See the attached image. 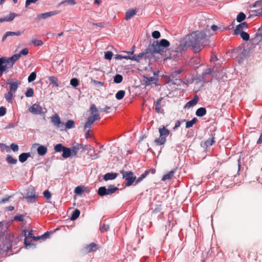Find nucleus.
Returning a JSON list of instances; mask_svg holds the SVG:
<instances>
[{"mask_svg":"<svg viewBox=\"0 0 262 262\" xmlns=\"http://www.w3.org/2000/svg\"><path fill=\"white\" fill-rule=\"evenodd\" d=\"M205 34L203 32L195 31L189 36L190 45L193 48L194 52H199L204 47Z\"/></svg>","mask_w":262,"mask_h":262,"instance_id":"1","label":"nucleus"},{"mask_svg":"<svg viewBox=\"0 0 262 262\" xmlns=\"http://www.w3.org/2000/svg\"><path fill=\"white\" fill-rule=\"evenodd\" d=\"M253 12L254 13V14L256 16H262V11H261V9L254 10L253 11Z\"/></svg>","mask_w":262,"mask_h":262,"instance_id":"60","label":"nucleus"},{"mask_svg":"<svg viewBox=\"0 0 262 262\" xmlns=\"http://www.w3.org/2000/svg\"><path fill=\"white\" fill-rule=\"evenodd\" d=\"M125 92L123 90L119 91L115 95L116 98L118 100H121L124 97Z\"/></svg>","mask_w":262,"mask_h":262,"instance_id":"35","label":"nucleus"},{"mask_svg":"<svg viewBox=\"0 0 262 262\" xmlns=\"http://www.w3.org/2000/svg\"><path fill=\"white\" fill-rule=\"evenodd\" d=\"M80 213V212L78 209H75L73 211V212L72 214V216L71 217V220L74 221V220H75L76 219H77L79 217Z\"/></svg>","mask_w":262,"mask_h":262,"instance_id":"38","label":"nucleus"},{"mask_svg":"<svg viewBox=\"0 0 262 262\" xmlns=\"http://www.w3.org/2000/svg\"><path fill=\"white\" fill-rule=\"evenodd\" d=\"M31 156L30 152H24L21 154L19 157V161L21 163H24L27 161L28 158H29Z\"/></svg>","mask_w":262,"mask_h":262,"instance_id":"22","label":"nucleus"},{"mask_svg":"<svg viewBox=\"0 0 262 262\" xmlns=\"http://www.w3.org/2000/svg\"><path fill=\"white\" fill-rule=\"evenodd\" d=\"M52 123L57 128H59L60 130L62 131L64 129V123L62 122L60 117L57 114H55L51 117Z\"/></svg>","mask_w":262,"mask_h":262,"instance_id":"8","label":"nucleus"},{"mask_svg":"<svg viewBox=\"0 0 262 262\" xmlns=\"http://www.w3.org/2000/svg\"><path fill=\"white\" fill-rule=\"evenodd\" d=\"M62 152V156L66 159L69 158L72 155L71 149L67 147H65Z\"/></svg>","mask_w":262,"mask_h":262,"instance_id":"29","label":"nucleus"},{"mask_svg":"<svg viewBox=\"0 0 262 262\" xmlns=\"http://www.w3.org/2000/svg\"><path fill=\"white\" fill-rule=\"evenodd\" d=\"M136 14V9H129V10H127L126 12L125 19L128 20Z\"/></svg>","mask_w":262,"mask_h":262,"instance_id":"26","label":"nucleus"},{"mask_svg":"<svg viewBox=\"0 0 262 262\" xmlns=\"http://www.w3.org/2000/svg\"><path fill=\"white\" fill-rule=\"evenodd\" d=\"M34 95V90L32 88H28L25 93V95L27 97H32Z\"/></svg>","mask_w":262,"mask_h":262,"instance_id":"49","label":"nucleus"},{"mask_svg":"<svg viewBox=\"0 0 262 262\" xmlns=\"http://www.w3.org/2000/svg\"><path fill=\"white\" fill-rule=\"evenodd\" d=\"M23 33V32H21L20 31H17L16 32H12V31H7L6 32L5 34L3 35L2 41L4 42L7 38V37L10 36H20Z\"/></svg>","mask_w":262,"mask_h":262,"instance_id":"13","label":"nucleus"},{"mask_svg":"<svg viewBox=\"0 0 262 262\" xmlns=\"http://www.w3.org/2000/svg\"><path fill=\"white\" fill-rule=\"evenodd\" d=\"M97 245L94 243H92L90 244L87 245L85 247V249L87 252H91L96 250Z\"/></svg>","mask_w":262,"mask_h":262,"instance_id":"30","label":"nucleus"},{"mask_svg":"<svg viewBox=\"0 0 262 262\" xmlns=\"http://www.w3.org/2000/svg\"><path fill=\"white\" fill-rule=\"evenodd\" d=\"M239 35H240L241 37L245 41H248L249 39V35L246 32H240V33H239Z\"/></svg>","mask_w":262,"mask_h":262,"instance_id":"37","label":"nucleus"},{"mask_svg":"<svg viewBox=\"0 0 262 262\" xmlns=\"http://www.w3.org/2000/svg\"><path fill=\"white\" fill-rule=\"evenodd\" d=\"M177 169V168H176L171 170V171H170L167 174H164L163 176V177L162 178L161 180L162 181H165L167 180L171 179L173 177L174 174L176 173Z\"/></svg>","mask_w":262,"mask_h":262,"instance_id":"16","label":"nucleus"},{"mask_svg":"<svg viewBox=\"0 0 262 262\" xmlns=\"http://www.w3.org/2000/svg\"><path fill=\"white\" fill-rule=\"evenodd\" d=\"M36 77V73L35 72H32L28 76V81L29 82H33Z\"/></svg>","mask_w":262,"mask_h":262,"instance_id":"47","label":"nucleus"},{"mask_svg":"<svg viewBox=\"0 0 262 262\" xmlns=\"http://www.w3.org/2000/svg\"><path fill=\"white\" fill-rule=\"evenodd\" d=\"M6 161L9 164H16L17 160L16 159L13 158L11 155H8L6 158Z\"/></svg>","mask_w":262,"mask_h":262,"instance_id":"34","label":"nucleus"},{"mask_svg":"<svg viewBox=\"0 0 262 262\" xmlns=\"http://www.w3.org/2000/svg\"><path fill=\"white\" fill-rule=\"evenodd\" d=\"M246 15L244 13L240 12L237 16L236 20L239 23H241L246 18Z\"/></svg>","mask_w":262,"mask_h":262,"instance_id":"44","label":"nucleus"},{"mask_svg":"<svg viewBox=\"0 0 262 262\" xmlns=\"http://www.w3.org/2000/svg\"><path fill=\"white\" fill-rule=\"evenodd\" d=\"M37 0H26L25 3V7H28L31 3H35Z\"/></svg>","mask_w":262,"mask_h":262,"instance_id":"62","label":"nucleus"},{"mask_svg":"<svg viewBox=\"0 0 262 262\" xmlns=\"http://www.w3.org/2000/svg\"><path fill=\"white\" fill-rule=\"evenodd\" d=\"M60 13V11L58 10H55L52 11H50L43 13H41L38 16V18L39 19H46L49 17H51L53 15H55Z\"/></svg>","mask_w":262,"mask_h":262,"instance_id":"14","label":"nucleus"},{"mask_svg":"<svg viewBox=\"0 0 262 262\" xmlns=\"http://www.w3.org/2000/svg\"><path fill=\"white\" fill-rule=\"evenodd\" d=\"M161 36V34L158 31H155L152 33V36L155 39L159 38Z\"/></svg>","mask_w":262,"mask_h":262,"instance_id":"55","label":"nucleus"},{"mask_svg":"<svg viewBox=\"0 0 262 262\" xmlns=\"http://www.w3.org/2000/svg\"><path fill=\"white\" fill-rule=\"evenodd\" d=\"M70 84L73 87L76 88L79 84V80L76 78H72L70 80Z\"/></svg>","mask_w":262,"mask_h":262,"instance_id":"48","label":"nucleus"},{"mask_svg":"<svg viewBox=\"0 0 262 262\" xmlns=\"http://www.w3.org/2000/svg\"><path fill=\"white\" fill-rule=\"evenodd\" d=\"M82 191V189L80 186H77L75 189V192L76 194H81Z\"/></svg>","mask_w":262,"mask_h":262,"instance_id":"61","label":"nucleus"},{"mask_svg":"<svg viewBox=\"0 0 262 262\" xmlns=\"http://www.w3.org/2000/svg\"><path fill=\"white\" fill-rule=\"evenodd\" d=\"M110 229V226L108 225L104 224L101 225L100 227V231L101 232H104L107 231Z\"/></svg>","mask_w":262,"mask_h":262,"instance_id":"50","label":"nucleus"},{"mask_svg":"<svg viewBox=\"0 0 262 262\" xmlns=\"http://www.w3.org/2000/svg\"><path fill=\"white\" fill-rule=\"evenodd\" d=\"M18 16V14L15 13H10L8 16H6L5 17L6 21H12L15 17Z\"/></svg>","mask_w":262,"mask_h":262,"instance_id":"42","label":"nucleus"},{"mask_svg":"<svg viewBox=\"0 0 262 262\" xmlns=\"http://www.w3.org/2000/svg\"><path fill=\"white\" fill-rule=\"evenodd\" d=\"M48 79L49 80L50 84H53L56 87L59 86L58 80L56 77L49 76Z\"/></svg>","mask_w":262,"mask_h":262,"instance_id":"28","label":"nucleus"},{"mask_svg":"<svg viewBox=\"0 0 262 262\" xmlns=\"http://www.w3.org/2000/svg\"><path fill=\"white\" fill-rule=\"evenodd\" d=\"M207 113L206 109L205 107L199 108L195 112V115L198 117H203Z\"/></svg>","mask_w":262,"mask_h":262,"instance_id":"27","label":"nucleus"},{"mask_svg":"<svg viewBox=\"0 0 262 262\" xmlns=\"http://www.w3.org/2000/svg\"><path fill=\"white\" fill-rule=\"evenodd\" d=\"M50 234V233L49 232H46V233H45L43 235H42L39 237H40V238H41L42 239H46V238L49 237Z\"/></svg>","mask_w":262,"mask_h":262,"instance_id":"64","label":"nucleus"},{"mask_svg":"<svg viewBox=\"0 0 262 262\" xmlns=\"http://www.w3.org/2000/svg\"><path fill=\"white\" fill-rule=\"evenodd\" d=\"M160 135L166 139V137L169 135L170 132L164 126L159 129Z\"/></svg>","mask_w":262,"mask_h":262,"instance_id":"20","label":"nucleus"},{"mask_svg":"<svg viewBox=\"0 0 262 262\" xmlns=\"http://www.w3.org/2000/svg\"><path fill=\"white\" fill-rule=\"evenodd\" d=\"M91 115L90 116L84 125L85 129L90 128L91 126L94 123L95 121H99L101 119L99 111L95 104H92L90 109Z\"/></svg>","mask_w":262,"mask_h":262,"instance_id":"3","label":"nucleus"},{"mask_svg":"<svg viewBox=\"0 0 262 262\" xmlns=\"http://www.w3.org/2000/svg\"><path fill=\"white\" fill-rule=\"evenodd\" d=\"M92 82L95 85L99 86H102L104 85V82L101 81H99L96 80H92Z\"/></svg>","mask_w":262,"mask_h":262,"instance_id":"56","label":"nucleus"},{"mask_svg":"<svg viewBox=\"0 0 262 262\" xmlns=\"http://www.w3.org/2000/svg\"><path fill=\"white\" fill-rule=\"evenodd\" d=\"M14 96V93L10 91H8L4 94V97L8 103H12V99Z\"/></svg>","mask_w":262,"mask_h":262,"instance_id":"21","label":"nucleus"},{"mask_svg":"<svg viewBox=\"0 0 262 262\" xmlns=\"http://www.w3.org/2000/svg\"><path fill=\"white\" fill-rule=\"evenodd\" d=\"M98 194L101 196L107 195V189L105 187L102 186L99 188L98 190Z\"/></svg>","mask_w":262,"mask_h":262,"instance_id":"32","label":"nucleus"},{"mask_svg":"<svg viewBox=\"0 0 262 262\" xmlns=\"http://www.w3.org/2000/svg\"><path fill=\"white\" fill-rule=\"evenodd\" d=\"M166 141V139L160 135L159 137L155 140L156 145L160 146L164 145Z\"/></svg>","mask_w":262,"mask_h":262,"instance_id":"25","label":"nucleus"},{"mask_svg":"<svg viewBox=\"0 0 262 262\" xmlns=\"http://www.w3.org/2000/svg\"><path fill=\"white\" fill-rule=\"evenodd\" d=\"M150 47V52L149 53H158L163 55L165 52L164 48L161 46L158 41H154L152 45Z\"/></svg>","mask_w":262,"mask_h":262,"instance_id":"5","label":"nucleus"},{"mask_svg":"<svg viewBox=\"0 0 262 262\" xmlns=\"http://www.w3.org/2000/svg\"><path fill=\"white\" fill-rule=\"evenodd\" d=\"M82 148L83 149H84L83 145L81 144L76 143L72 147L71 153H73L74 155H76L79 149Z\"/></svg>","mask_w":262,"mask_h":262,"instance_id":"18","label":"nucleus"},{"mask_svg":"<svg viewBox=\"0 0 262 262\" xmlns=\"http://www.w3.org/2000/svg\"><path fill=\"white\" fill-rule=\"evenodd\" d=\"M256 36L259 37H262V25L258 29V32L256 33Z\"/></svg>","mask_w":262,"mask_h":262,"instance_id":"63","label":"nucleus"},{"mask_svg":"<svg viewBox=\"0 0 262 262\" xmlns=\"http://www.w3.org/2000/svg\"><path fill=\"white\" fill-rule=\"evenodd\" d=\"M6 113V109L3 106L0 107V117L4 116Z\"/></svg>","mask_w":262,"mask_h":262,"instance_id":"59","label":"nucleus"},{"mask_svg":"<svg viewBox=\"0 0 262 262\" xmlns=\"http://www.w3.org/2000/svg\"><path fill=\"white\" fill-rule=\"evenodd\" d=\"M9 84L10 89L9 91L15 94L18 89V85L20 84V82L18 80H12L9 83Z\"/></svg>","mask_w":262,"mask_h":262,"instance_id":"11","label":"nucleus"},{"mask_svg":"<svg viewBox=\"0 0 262 262\" xmlns=\"http://www.w3.org/2000/svg\"><path fill=\"white\" fill-rule=\"evenodd\" d=\"M14 220L16 221L23 222L24 220V216L23 215H19L14 216Z\"/></svg>","mask_w":262,"mask_h":262,"instance_id":"57","label":"nucleus"},{"mask_svg":"<svg viewBox=\"0 0 262 262\" xmlns=\"http://www.w3.org/2000/svg\"><path fill=\"white\" fill-rule=\"evenodd\" d=\"M20 55L15 54L10 57H2L0 58V72L1 75L7 73V69L12 68L13 65L19 59Z\"/></svg>","mask_w":262,"mask_h":262,"instance_id":"2","label":"nucleus"},{"mask_svg":"<svg viewBox=\"0 0 262 262\" xmlns=\"http://www.w3.org/2000/svg\"><path fill=\"white\" fill-rule=\"evenodd\" d=\"M107 195H111L114 193L118 188L115 187L114 185H110L108 188H106Z\"/></svg>","mask_w":262,"mask_h":262,"instance_id":"33","label":"nucleus"},{"mask_svg":"<svg viewBox=\"0 0 262 262\" xmlns=\"http://www.w3.org/2000/svg\"><path fill=\"white\" fill-rule=\"evenodd\" d=\"M199 99V97L197 95L194 96L193 97L185 104L184 107L189 108L194 106L198 103Z\"/></svg>","mask_w":262,"mask_h":262,"instance_id":"15","label":"nucleus"},{"mask_svg":"<svg viewBox=\"0 0 262 262\" xmlns=\"http://www.w3.org/2000/svg\"><path fill=\"white\" fill-rule=\"evenodd\" d=\"M29 111L34 115H42L47 113V109L42 107L38 104L35 103L29 107Z\"/></svg>","mask_w":262,"mask_h":262,"instance_id":"6","label":"nucleus"},{"mask_svg":"<svg viewBox=\"0 0 262 262\" xmlns=\"http://www.w3.org/2000/svg\"><path fill=\"white\" fill-rule=\"evenodd\" d=\"M65 148V146H63L61 144L59 143L56 144L54 147V150L55 152H61Z\"/></svg>","mask_w":262,"mask_h":262,"instance_id":"43","label":"nucleus"},{"mask_svg":"<svg viewBox=\"0 0 262 262\" xmlns=\"http://www.w3.org/2000/svg\"><path fill=\"white\" fill-rule=\"evenodd\" d=\"M200 59L197 57H192L190 60V63L191 64H193V65H198V64L200 63Z\"/></svg>","mask_w":262,"mask_h":262,"instance_id":"45","label":"nucleus"},{"mask_svg":"<svg viewBox=\"0 0 262 262\" xmlns=\"http://www.w3.org/2000/svg\"><path fill=\"white\" fill-rule=\"evenodd\" d=\"M214 142V134H211L210 137L205 141L204 144L206 147H209L212 145Z\"/></svg>","mask_w":262,"mask_h":262,"instance_id":"23","label":"nucleus"},{"mask_svg":"<svg viewBox=\"0 0 262 262\" xmlns=\"http://www.w3.org/2000/svg\"><path fill=\"white\" fill-rule=\"evenodd\" d=\"M120 172L122 174L123 178L126 181L125 186L128 187L131 186L136 180V177L130 171L121 170Z\"/></svg>","mask_w":262,"mask_h":262,"instance_id":"4","label":"nucleus"},{"mask_svg":"<svg viewBox=\"0 0 262 262\" xmlns=\"http://www.w3.org/2000/svg\"><path fill=\"white\" fill-rule=\"evenodd\" d=\"M150 47H148L144 52L140 53L138 55L132 56L130 60L139 62L143 58H146L145 55L150 52Z\"/></svg>","mask_w":262,"mask_h":262,"instance_id":"10","label":"nucleus"},{"mask_svg":"<svg viewBox=\"0 0 262 262\" xmlns=\"http://www.w3.org/2000/svg\"><path fill=\"white\" fill-rule=\"evenodd\" d=\"M43 194L44 197L46 198L47 199H50L52 196L51 192L48 190L44 191L43 192Z\"/></svg>","mask_w":262,"mask_h":262,"instance_id":"54","label":"nucleus"},{"mask_svg":"<svg viewBox=\"0 0 262 262\" xmlns=\"http://www.w3.org/2000/svg\"><path fill=\"white\" fill-rule=\"evenodd\" d=\"M123 80V77L121 75L117 74L114 77V81L116 83H120Z\"/></svg>","mask_w":262,"mask_h":262,"instance_id":"41","label":"nucleus"},{"mask_svg":"<svg viewBox=\"0 0 262 262\" xmlns=\"http://www.w3.org/2000/svg\"><path fill=\"white\" fill-rule=\"evenodd\" d=\"M26 199L28 202L34 203L36 201V196L35 194L28 195L26 197Z\"/></svg>","mask_w":262,"mask_h":262,"instance_id":"51","label":"nucleus"},{"mask_svg":"<svg viewBox=\"0 0 262 262\" xmlns=\"http://www.w3.org/2000/svg\"><path fill=\"white\" fill-rule=\"evenodd\" d=\"M117 176L118 174L117 173L108 172L104 174L103 176V179L106 181L108 180H113L115 179Z\"/></svg>","mask_w":262,"mask_h":262,"instance_id":"17","label":"nucleus"},{"mask_svg":"<svg viewBox=\"0 0 262 262\" xmlns=\"http://www.w3.org/2000/svg\"><path fill=\"white\" fill-rule=\"evenodd\" d=\"M159 43L162 46L164 49L170 46V42L165 39H162L159 41Z\"/></svg>","mask_w":262,"mask_h":262,"instance_id":"40","label":"nucleus"},{"mask_svg":"<svg viewBox=\"0 0 262 262\" xmlns=\"http://www.w3.org/2000/svg\"><path fill=\"white\" fill-rule=\"evenodd\" d=\"M32 43L35 46H41L43 42L41 40L33 39L32 40Z\"/></svg>","mask_w":262,"mask_h":262,"instance_id":"46","label":"nucleus"},{"mask_svg":"<svg viewBox=\"0 0 262 262\" xmlns=\"http://www.w3.org/2000/svg\"><path fill=\"white\" fill-rule=\"evenodd\" d=\"M52 123L57 128H59L60 130L62 131L64 129V123L62 122L60 117L57 114H55L51 117Z\"/></svg>","mask_w":262,"mask_h":262,"instance_id":"7","label":"nucleus"},{"mask_svg":"<svg viewBox=\"0 0 262 262\" xmlns=\"http://www.w3.org/2000/svg\"><path fill=\"white\" fill-rule=\"evenodd\" d=\"M11 149L14 151L16 152L18 150V146L17 144H15V143H12L10 145Z\"/></svg>","mask_w":262,"mask_h":262,"instance_id":"58","label":"nucleus"},{"mask_svg":"<svg viewBox=\"0 0 262 262\" xmlns=\"http://www.w3.org/2000/svg\"><path fill=\"white\" fill-rule=\"evenodd\" d=\"M76 2L75 0H64L61 2L59 4L58 6H60L61 5L67 4H70L71 5H74L76 4Z\"/></svg>","mask_w":262,"mask_h":262,"instance_id":"39","label":"nucleus"},{"mask_svg":"<svg viewBox=\"0 0 262 262\" xmlns=\"http://www.w3.org/2000/svg\"><path fill=\"white\" fill-rule=\"evenodd\" d=\"M37 153L39 156H43L47 152V148L43 145H39L37 149Z\"/></svg>","mask_w":262,"mask_h":262,"instance_id":"24","label":"nucleus"},{"mask_svg":"<svg viewBox=\"0 0 262 262\" xmlns=\"http://www.w3.org/2000/svg\"><path fill=\"white\" fill-rule=\"evenodd\" d=\"M75 126V122L72 120H68L66 124H64L63 130L74 128Z\"/></svg>","mask_w":262,"mask_h":262,"instance_id":"19","label":"nucleus"},{"mask_svg":"<svg viewBox=\"0 0 262 262\" xmlns=\"http://www.w3.org/2000/svg\"><path fill=\"white\" fill-rule=\"evenodd\" d=\"M113 56V53L110 51L105 52L104 58L107 60H111Z\"/></svg>","mask_w":262,"mask_h":262,"instance_id":"52","label":"nucleus"},{"mask_svg":"<svg viewBox=\"0 0 262 262\" xmlns=\"http://www.w3.org/2000/svg\"><path fill=\"white\" fill-rule=\"evenodd\" d=\"M248 25L246 22L241 23L238 25L234 31L235 35H239L240 32L243 31L244 30H246L248 28Z\"/></svg>","mask_w":262,"mask_h":262,"instance_id":"12","label":"nucleus"},{"mask_svg":"<svg viewBox=\"0 0 262 262\" xmlns=\"http://www.w3.org/2000/svg\"><path fill=\"white\" fill-rule=\"evenodd\" d=\"M198 119L196 118H193L191 120L188 121L186 123V127L190 128L192 127L193 124L196 123Z\"/></svg>","mask_w":262,"mask_h":262,"instance_id":"36","label":"nucleus"},{"mask_svg":"<svg viewBox=\"0 0 262 262\" xmlns=\"http://www.w3.org/2000/svg\"><path fill=\"white\" fill-rule=\"evenodd\" d=\"M29 53V50L28 48H24L23 50H21L19 53H18V55H20V57H21V55H27Z\"/></svg>","mask_w":262,"mask_h":262,"instance_id":"53","label":"nucleus"},{"mask_svg":"<svg viewBox=\"0 0 262 262\" xmlns=\"http://www.w3.org/2000/svg\"><path fill=\"white\" fill-rule=\"evenodd\" d=\"M24 235L25 236V238L24 240V243L26 247L28 246L31 245V243L28 242V238H33L35 241L40 239L39 236H32V230H24Z\"/></svg>","mask_w":262,"mask_h":262,"instance_id":"9","label":"nucleus"},{"mask_svg":"<svg viewBox=\"0 0 262 262\" xmlns=\"http://www.w3.org/2000/svg\"><path fill=\"white\" fill-rule=\"evenodd\" d=\"M161 101H162V98H159L156 101V102H155V111L158 113H162L161 106Z\"/></svg>","mask_w":262,"mask_h":262,"instance_id":"31","label":"nucleus"}]
</instances>
